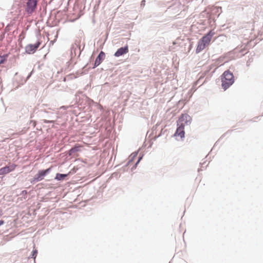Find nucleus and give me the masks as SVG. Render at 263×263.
I'll return each instance as SVG.
<instances>
[{
    "mask_svg": "<svg viewBox=\"0 0 263 263\" xmlns=\"http://www.w3.org/2000/svg\"><path fill=\"white\" fill-rule=\"evenodd\" d=\"M215 34L213 30L210 31L207 34L204 35L198 42L196 49V52L199 53L203 50L206 47L208 46L211 41L212 38Z\"/></svg>",
    "mask_w": 263,
    "mask_h": 263,
    "instance_id": "nucleus-1",
    "label": "nucleus"
},
{
    "mask_svg": "<svg viewBox=\"0 0 263 263\" xmlns=\"http://www.w3.org/2000/svg\"><path fill=\"white\" fill-rule=\"evenodd\" d=\"M234 82V79L233 73L229 71H226L221 77V85L222 88L226 90L233 84Z\"/></svg>",
    "mask_w": 263,
    "mask_h": 263,
    "instance_id": "nucleus-2",
    "label": "nucleus"
},
{
    "mask_svg": "<svg viewBox=\"0 0 263 263\" xmlns=\"http://www.w3.org/2000/svg\"><path fill=\"white\" fill-rule=\"evenodd\" d=\"M37 0H28L26 11L28 14H32L36 8Z\"/></svg>",
    "mask_w": 263,
    "mask_h": 263,
    "instance_id": "nucleus-3",
    "label": "nucleus"
},
{
    "mask_svg": "<svg viewBox=\"0 0 263 263\" xmlns=\"http://www.w3.org/2000/svg\"><path fill=\"white\" fill-rule=\"evenodd\" d=\"M41 44L40 42H37L35 44H28L25 47V51L28 54L34 53Z\"/></svg>",
    "mask_w": 263,
    "mask_h": 263,
    "instance_id": "nucleus-4",
    "label": "nucleus"
},
{
    "mask_svg": "<svg viewBox=\"0 0 263 263\" xmlns=\"http://www.w3.org/2000/svg\"><path fill=\"white\" fill-rule=\"evenodd\" d=\"M191 118L187 114H182L179 118L178 125H184L187 124L188 123L191 122Z\"/></svg>",
    "mask_w": 263,
    "mask_h": 263,
    "instance_id": "nucleus-5",
    "label": "nucleus"
},
{
    "mask_svg": "<svg viewBox=\"0 0 263 263\" xmlns=\"http://www.w3.org/2000/svg\"><path fill=\"white\" fill-rule=\"evenodd\" d=\"M16 166L17 165L16 164H12L0 168V175L7 174L14 171Z\"/></svg>",
    "mask_w": 263,
    "mask_h": 263,
    "instance_id": "nucleus-6",
    "label": "nucleus"
},
{
    "mask_svg": "<svg viewBox=\"0 0 263 263\" xmlns=\"http://www.w3.org/2000/svg\"><path fill=\"white\" fill-rule=\"evenodd\" d=\"M51 167H49L45 170L39 171L38 173L36 175L34 180L36 181H41L43 179L44 177L49 173Z\"/></svg>",
    "mask_w": 263,
    "mask_h": 263,
    "instance_id": "nucleus-7",
    "label": "nucleus"
},
{
    "mask_svg": "<svg viewBox=\"0 0 263 263\" xmlns=\"http://www.w3.org/2000/svg\"><path fill=\"white\" fill-rule=\"evenodd\" d=\"M128 46L126 45L124 47L120 48L117 50V51L115 53V56L116 57H119L123 54H125L128 52Z\"/></svg>",
    "mask_w": 263,
    "mask_h": 263,
    "instance_id": "nucleus-8",
    "label": "nucleus"
},
{
    "mask_svg": "<svg viewBox=\"0 0 263 263\" xmlns=\"http://www.w3.org/2000/svg\"><path fill=\"white\" fill-rule=\"evenodd\" d=\"M179 126L177 128L176 133L175 134V136H179L182 138L184 136V125H178Z\"/></svg>",
    "mask_w": 263,
    "mask_h": 263,
    "instance_id": "nucleus-9",
    "label": "nucleus"
},
{
    "mask_svg": "<svg viewBox=\"0 0 263 263\" xmlns=\"http://www.w3.org/2000/svg\"><path fill=\"white\" fill-rule=\"evenodd\" d=\"M104 58H105L104 52L103 51H101L100 53H99V55L96 59V61H95V62L94 64V67H97L98 66H99L101 63V62H102V61L103 60Z\"/></svg>",
    "mask_w": 263,
    "mask_h": 263,
    "instance_id": "nucleus-10",
    "label": "nucleus"
},
{
    "mask_svg": "<svg viewBox=\"0 0 263 263\" xmlns=\"http://www.w3.org/2000/svg\"><path fill=\"white\" fill-rule=\"evenodd\" d=\"M67 175L66 174H59L58 173L55 177V179L58 180H61L64 179V178L67 176Z\"/></svg>",
    "mask_w": 263,
    "mask_h": 263,
    "instance_id": "nucleus-11",
    "label": "nucleus"
},
{
    "mask_svg": "<svg viewBox=\"0 0 263 263\" xmlns=\"http://www.w3.org/2000/svg\"><path fill=\"white\" fill-rule=\"evenodd\" d=\"M8 58V54H5L2 56H0V65L1 64L4 63Z\"/></svg>",
    "mask_w": 263,
    "mask_h": 263,
    "instance_id": "nucleus-12",
    "label": "nucleus"
},
{
    "mask_svg": "<svg viewBox=\"0 0 263 263\" xmlns=\"http://www.w3.org/2000/svg\"><path fill=\"white\" fill-rule=\"evenodd\" d=\"M37 251L36 250H34L32 252V258H35L36 256Z\"/></svg>",
    "mask_w": 263,
    "mask_h": 263,
    "instance_id": "nucleus-13",
    "label": "nucleus"
},
{
    "mask_svg": "<svg viewBox=\"0 0 263 263\" xmlns=\"http://www.w3.org/2000/svg\"><path fill=\"white\" fill-rule=\"evenodd\" d=\"M4 223V220H0V226L2 224H3Z\"/></svg>",
    "mask_w": 263,
    "mask_h": 263,
    "instance_id": "nucleus-14",
    "label": "nucleus"
}]
</instances>
